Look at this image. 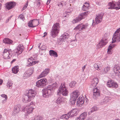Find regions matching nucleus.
<instances>
[{
  "mask_svg": "<svg viewBox=\"0 0 120 120\" xmlns=\"http://www.w3.org/2000/svg\"><path fill=\"white\" fill-rule=\"evenodd\" d=\"M28 4V1H27L26 3V4L24 6L23 8V10H25L27 8Z\"/></svg>",
  "mask_w": 120,
  "mask_h": 120,
  "instance_id": "49530a36",
  "label": "nucleus"
},
{
  "mask_svg": "<svg viewBox=\"0 0 120 120\" xmlns=\"http://www.w3.org/2000/svg\"><path fill=\"white\" fill-rule=\"evenodd\" d=\"M94 68L96 70H100V68H101L97 64H94Z\"/></svg>",
  "mask_w": 120,
  "mask_h": 120,
  "instance_id": "37998d69",
  "label": "nucleus"
},
{
  "mask_svg": "<svg viewBox=\"0 0 120 120\" xmlns=\"http://www.w3.org/2000/svg\"><path fill=\"white\" fill-rule=\"evenodd\" d=\"M76 100V99H73L71 98L70 103L72 105L74 104Z\"/></svg>",
  "mask_w": 120,
  "mask_h": 120,
  "instance_id": "c03bdc74",
  "label": "nucleus"
},
{
  "mask_svg": "<svg viewBox=\"0 0 120 120\" xmlns=\"http://www.w3.org/2000/svg\"><path fill=\"white\" fill-rule=\"evenodd\" d=\"M19 71V66H18L15 67L12 69V72L14 74L17 73Z\"/></svg>",
  "mask_w": 120,
  "mask_h": 120,
  "instance_id": "72a5a7b5",
  "label": "nucleus"
},
{
  "mask_svg": "<svg viewBox=\"0 0 120 120\" xmlns=\"http://www.w3.org/2000/svg\"><path fill=\"white\" fill-rule=\"evenodd\" d=\"M75 81L71 82L69 84V86L71 87H73L75 84Z\"/></svg>",
  "mask_w": 120,
  "mask_h": 120,
  "instance_id": "a19ab883",
  "label": "nucleus"
},
{
  "mask_svg": "<svg viewBox=\"0 0 120 120\" xmlns=\"http://www.w3.org/2000/svg\"><path fill=\"white\" fill-rule=\"evenodd\" d=\"M51 0H48L47 2V4H48L50 2Z\"/></svg>",
  "mask_w": 120,
  "mask_h": 120,
  "instance_id": "4d7b16f0",
  "label": "nucleus"
},
{
  "mask_svg": "<svg viewBox=\"0 0 120 120\" xmlns=\"http://www.w3.org/2000/svg\"><path fill=\"white\" fill-rule=\"evenodd\" d=\"M49 53L50 55L51 56H55L56 57H57L58 56L57 53L53 50H50L49 51Z\"/></svg>",
  "mask_w": 120,
  "mask_h": 120,
  "instance_id": "2f4dec72",
  "label": "nucleus"
},
{
  "mask_svg": "<svg viewBox=\"0 0 120 120\" xmlns=\"http://www.w3.org/2000/svg\"><path fill=\"white\" fill-rule=\"evenodd\" d=\"M88 25L87 24H84L83 23H81L78 25L74 30H81L86 29Z\"/></svg>",
  "mask_w": 120,
  "mask_h": 120,
  "instance_id": "f8f14e48",
  "label": "nucleus"
},
{
  "mask_svg": "<svg viewBox=\"0 0 120 120\" xmlns=\"http://www.w3.org/2000/svg\"><path fill=\"white\" fill-rule=\"evenodd\" d=\"M68 12H65L63 14V16L64 17H67V15H68V14L67 13Z\"/></svg>",
  "mask_w": 120,
  "mask_h": 120,
  "instance_id": "3c124183",
  "label": "nucleus"
},
{
  "mask_svg": "<svg viewBox=\"0 0 120 120\" xmlns=\"http://www.w3.org/2000/svg\"><path fill=\"white\" fill-rule=\"evenodd\" d=\"M104 15V14L103 13H101L99 14L98 15H96V17L95 18V21L96 24H98L101 22Z\"/></svg>",
  "mask_w": 120,
  "mask_h": 120,
  "instance_id": "dca6fc26",
  "label": "nucleus"
},
{
  "mask_svg": "<svg viewBox=\"0 0 120 120\" xmlns=\"http://www.w3.org/2000/svg\"><path fill=\"white\" fill-rule=\"evenodd\" d=\"M107 85L108 87L109 88H117L118 84L114 82L112 80H109L107 83Z\"/></svg>",
  "mask_w": 120,
  "mask_h": 120,
  "instance_id": "ddd939ff",
  "label": "nucleus"
},
{
  "mask_svg": "<svg viewBox=\"0 0 120 120\" xmlns=\"http://www.w3.org/2000/svg\"><path fill=\"white\" fill-rule=\"evenodd\" d=\"M93 93H97L98 91L99 92V90L98 89H97L96 88H95L93 89Z\"/></svg>",
  "mask_w": 120,
  "mask_h": 120,
  "instance_id": "09e8293b",
  "label": "nucleus"
},
{
  "mask_svg": "<svg viewBox=\"0 0 120 120\" xmlns=\"http://www.w3.org/2000/svg\"><path fill=\"white\" fill-rule=\"evenodd\" d=\"M80 95V93L78 90H74L71 93V98L73 99H77Z\"/></svg>",
  "mask_w": 120,
  "mask_h": 120,
  "instance_id": "9b49d317",
  "label": "nucleus"
},
{
  "mask_svg": "<svg viewBox=\"0 0 120 120\" xmlns=\"http://www.w3.org/2000/svg\"><path fill=\"white\" fill-rule=\"evenodd\" d=\"M34 60L33 57H31L28 60V64L26 66L28 67H30L33 65V64L32 63L33 62V60Z\"/></svg>",
  "mask_w": 120,
  "mask_h": 120,
  "instance_id": "473e14b6",
  "label": "nucleus"
},
{
  "mask_svg": "<svg viewBox=\"0 0 120 120\" xmlns=\"http://www.w3.org/2000/svg\"><path fill=\"white\" fill-rule=\"evenodd\" d=\"M38 61H33V62L32 64H33V65L36 64V63H38Z\"/></svg>",
  "mask_w": 120,
  "mask_h": 120,
  "instance_id": "603ef678",
  "label": "nucleus"
},
{
  "mask_svg": "<svg viewBox=\"0 0 120 120\" xmlns=\"http://www.w3.org/2000/svg\"><path fill=\"white\" fill-rule=\"evenodd\" d=\"M16 60V59H14L11 62V63H13L14 62V61H15V60Z\"/></svg>",
  "mask_w": 120,
  "mask_h": 120,
  "instance_id": "052dcab7",
  "label": "nucleus"
},
{
  "mask_svg": "<svg viewBox=\"0 0 120 120\" xmlns=\"http://www.w3.org/2000/svg\"><path fill=\"white\" fill-rule=\"evenodd\" d=\"M87 115V112H85L82 113L79 117L76 118L75 120H84L86 118Z\"/></svg>",
  "mask_w": 120,
  "mask_h": 120,
  "instance_id": "6ab92c4d",
  "label": "nucleus"
},
{
  "mask_svg": "<svg viewBox=\"0 0 120 120\" xmlns=\"http://www.w3.org/2000/svg\"><path fill=\"white\" fill-rule=\"evenodd\" d=\"M22 111H25V110L26 109V107H23L22 108Z\"/></svg>",
  "mask_w": 120,
  "mask_h": 120,
  "instance_id": "bf43d9fd",
  "label": "nucleus"
},
{
  "mask_svg": "<svg viewBox=\"0 0 120 120\" xmlns=\"http://www.w3.org/2000/svg\"><path fill=\"white\" fill-rule=\"evenodd\" d=\"M69 37L68 34L65 33L62 35L60 37V38L58 39V43L60 45L62 43V42L65 41V40L67 39Z\"/></svg>",
  "mask_w": 120,
  "mask_h": 120,
  "instance_id": "1a4fd4ad",
  "label": "nucleus"
},
{
  "mask_svg": "<svg viewBox=\"0 0 120 120\" xmlns=\"http://www.w3.org/2000/svg\"><path fill=\"white\" fill-rule=\"evenodd\" d=\"M57 119L56 118H53L52 119L50 120H56Z\"/></svg>",
  "mask_w": 120,
  "mask_h": 120,
  "instance_id": "680f3d73",
  "label": "nucleus"
},
{
  "mask_svg": "<svg viewBox=\"0 0 120 120\" xmlns=\"http://www.w3.org/2000/svg\"><path fill=\"white\" fill-rule=\"evenodd\" d=\"M39 24V21L37 19H34L30 21L28 23V26L31 27H33L37 26Z\"/></svg>",
  "mask_w": 120,
  "mask_h": 120,
  "instance_id": "9d476101",
  "label": "nucleus"
},
{
  "mask_svg": "<svg viewBox=\"0 0 120 120\" xmlns=\"http://www.w3.org/2000/svg\"><path fill=\"white\" fill-rule=\"evenodd\" d=\"M60 30V24L56 23L54 24L51 31L50 35L53 38L58 35Z\"/></svg>",
  "mask_w": 120,
  "mask_h": 120,
  "instance_id": "20e7f679",
  "label": "nucleus"
},
{
  "mask_svg": "<svg viewBox=\"0 0 120 120\" xmlns=\"http://www.w3.org/2000/svg\"><path fill=\"white\" fill-rule=\"evenodd\" d=\"M21 106L20 105H15L13 110V112L14 114L18 113L20 111Z\"/></svg>",
  "mask_w": 120,
  "mask_h": 120,
  "instance_id": "b1692460",
  "label": "nucleus"
},
{
  "mask_svg": "<svg viewBox=\"0 0 120 120\" xmlns=\"http://www.w3.org/2000/svg\"><path fill=\"white\" fill-rule=\"evenodd\" d=\"M3 82V81L2 80L0 79V85H1Z\"/></svg>",
  "mask_w": 120,
  "mask_h": 120,
  "instance_id": "13d9d810",
  "label": "nucleus"
},
{
  "mask_svg": "<svg viewBox=\"0 0 120 120\" xmlns=\"http://www.w3.org/2000/svg\"><path fill=\"white\" fill-rule=\"evenodd\" d=\"M11 52L9 49H5L3 52V56L5 59H8L12 56Z\"/></svg>",
  "mask_w": 120,
  "mask_h": 120,
  "instance_id": "0eeeda50",
  "label": "nucleus"
},
{
  "mask_svg": "<svg viewBox=\"0 0 120 120\" xmlns=\"http://www.w3.org/2000/svg\"><path fill=\"white\" fill-rule=\"evenodd\" d=\"M114 47V46L113 45H110L108 47V53L109 54H110L111 53V50L112 48H113Z\"/></svg>",
  "mask_w": 120,
  "mask_h": 120,
  "instance_id": "c9c22d12",
  "label": "nucleus"
},
{
  "mask_svg": "<svg viewBox=\"0 0 120 120\" xmlns=\"http://www.w3.org/2000/svg\"><path fill=\"white\" fill-rule=\"evenodd\" d=\"M47 33L46 32H45L44 34V35H45V36L47 35Z\"/></svg>",
  "mask_w": 120,
  "mask_h": 120,
  "instance_id": "e2e57ef3",
  "label": "nucleus"
},
{
  "mask_svg": "<svg viewBox=\"0 0 120 120\" xmlns=\"http://www.w3.org/2000/svg\"><path fill=\"white\" fill-rule=\"evenodd\" d=\"M71 117L76 116L78 113V110L76 109H74L71 110L69 112Z\"/></svg>",
  "mask_w": 120,
  "mask_h": 120,
  "instance_id": "5701e85b",
  "label": "nucleus"
},
{
  "mask_svg": "<svg viewBox=\"0 0 120 120\" xmlns=\"http://www.w3.org/2000/svg\"><path fill=\"white\" fill-rule=\"evenodd\" d=\"M68 88L66 87L65 83H62L57 91V95L58 96L57 99H56L55 103L58 105L61 104L64 101V99L61 97H59V95L61 93L63 96H66L68 95Z\"/></svg>",
  "mask_w": 120,
  "mask_h": 120,
  "instance_id": "f257e3e1",
  "label": "nucleus"
},
{
  "mask_svg": "<svg viewBox=\"0 0 120 120\" xmlns=\"http://www.w3.org/2000/svg\"><path fill=\"white\" fill-rule=\"evenodd\" d=\"M84 98L82 96H80L77 100L76 102L78 106L81 107L84 102Z\"/></svg>",
  "mask_w": 120,
  "mask_h": 120,
  "instance_id": "4468645a",
  "label": "nucleus"
},
{
  "mask_svg": "<svg viewBox=\"0 0 120 120\" xmlns=\"http://www.w3.org/2000/svg\"><path fill=\"white\" fill-rule=\"evenodd\" d=\"M13 84L12 82L11 81L8 80L7 84V86L8 87H11Z\"/></svg>",
  "mask_w": 120,
  "mask_h": 120,
  "instance_id": "4c0bfd02",
  "label": "nucleus"
},
{
  "mask_svg": "<svg viewBox=\"0 0 120 120\" xmlns=\"http://www.w3.org/2000/svg\"><path fill=\"white\" fill-rule=\"evenodd\" d=\"M40 4V1L39 0H38V2L37 3V5H38V6H39Z\"/></svg>",
  "mask_w": 120,
  "mask_h": 120,
  "instance_id": "5fc2aeb1",
  "label": "nucleus"
},
{
  "mask_svg": "<svg viewBox=\"0 0 120 120\" xmlns=\"http://www.w3.org/2000/svg\"><path fill=\"white\" fill-rule=\"evenodd\" d=\"M110 67L109 66L104 68L102 69L101 72L103 74L107 73L110 70Z\"/></svg>",
  "mask_w": 120,
  "mask_h": 120,
  "instance_id": "393cba45",
  "label": "nucleus"
},
{
  "mask_svg": "<svg viewBox=\"0 0 120 120\" xmlns=\"http://www.w3.org/2000/svg\"><path fill=\"white\" fill-rule=\"evenodd\" d=\"M41 49L43 50H45L46 49V47L45 45H43L41 47Z\"/></svg>",
  "mask_w": 120,
  "mask_h": 120,
  "instance_id": "8fccbe9b",
  "label": "nucleus"
},
{
  "mask_svg": "<svg viewBox=\"0 0 120 120\" xmlns=\"http://www.w3.org/2000/svg\"><path fill=\"white\" fill-rule=\"evenodd\" d=\"M112 43H114L116 41H120V28L118 29L114 34L112 38Z\"/></svg>",
  "mask_w": 120,
  "mask_h": 120,
  "instance_id": "39448f33",
  "label": "nucleus"
},
{
  "mask_svg": "<svg viewBox=\"0 0 120 120\" xmlns=\"http://www.w3.org/2000/svg\"><path fill=\"white\" fill-rule=\"evenodd\" d=\"M35 102L32 101L30 103V106H30L31 107H32L34 106H35Z\"/></svg>",
  "mask_w": 120,
  "mask_h": 120,
  "instance_id": "de8ad7c7",
  "label": "nucleus"
},
{
  "mask_svg": "<svg viewBox=\"0 0 120 120\" xmlns=\"http://www.w3.org/2000/svg\"><path fill=\"white\" fill-rule=\"evenodd\" d=\"M45 36V35H44L43 36V37H44Z\"/></svg>",
  "mask_w": 120,
  "mask_h": 120,
  "instance_id": "338daca9",
  "label": "nucleus"
},
{
  "mask_svg": "<svg viewBox=\"0 0 120 120\" xmlns=\"http://www.w3.org/2000/svg\"><path fill=\"white\" fill-rule=\"evenodd\" d=\"M3 42L6 44H11L12 41L8 38H5L3 40Z\"/></svg>",
  "mask_w": 120,
  "mask_h": 120,
  "instance_id": "c85d7f7f",
  "label": "nucleus"
},
{
  "mask_svg": "<svg viewBox=\"0 0 120 120\" xmlns=\"http://www.w3.org/2000/svg\"><path fill=\"white\" fill-rule=\"evenodd\" d=\"M86 66L84 65L83 67H82V71H84V70L86 68Z\"/></svg>",
  "mask_w": 120,
  "mask_h": 120,
  "instance_id": "6e6d98bb",
  "label": "nucleus"
},
{
  "mask_svg": "<svg viewBox=\"0 0 120 120\" xmlns=\"http://www.w3.org/2000/svg\"><path fill=\"white\" fill-rule=\"evenodd\" d=\"M24 48L22 45L19 44L17 47L16 53L19 54H21L23 51Z\"/></svg>",
  "mask_w": 120,
  "mask_h": 120,
  "instance_id": "a211bd4d",
  "label": "nucleus"
},
{
  "mask_svg": "<svg viewBox=\"0 0 120 120\" xmlns=\"http://www.w3.org/2000/svg\"><path fill=\"white\" fill-rule=\"evenodd\" d=\"M26 92L27 93L24 95L22 100L24 103H27L30 101L31 99L34 98L36 94V92L35 90L30 89L29 90H26Z\"/></svg>",
  "mask_w": 120,
  "mask_h": 120,
  "instance_id": "7ed1b4c3",
  "label": "nucleus"
},
{
  "mask_svg": "<svg viewBox=\"0 0 120 120\" xmlns=\"http://www.w3.org/2000/svg\"><path fill=\"white\" fill-rule=\"evenodd\" d=\"M19 18H20V19H22L23 20L24 19V17L23 15L22 14L20 15H19Z\"/></svg>",
  "mask_w": 120,
  "mask_h": 120,
  "instance_id": "a18cd8bd",
  "label": "nucleus"
},
{
  "mask_svg": "<svg viewBox=\"0 0 120 120\" xmlns=\"http://www.w3.org/2000/svg\"><path fill=\"white\" fill-rule=\"evenodd\" d=\"M49 69H46L43 71L39 75V77L41 78L44 77L47 75L49 73Z\"/></svg>",
  "mask_w": 120,
  "mask_h": 120,
  "instance_id": "4be33fe9",
  "label": "nucleus"
},
{
  "mask_svg": "<svg viewBox=\"0 0 120 120\" xmlns=\"http://www.w3.org/2000/svg\"><path fill=\"white\" fill-rule=\"evenodd\" d=\"M86 5H84L82 8V9L84 11H86L88 9V8L89 7V4L87 3Z\"/></svg>",
  "mask_w": 120,
  "mask_h": 120,
  "instance_id": "e433bc0d",
  "label": "nucleus"
},
{
  "mask_svg": "<svg viewBox=\"0 0 120 120\" xmlns=\"http://www.w3.org/2000/svg\"><path fill=\"white\" fill-rule=\"evenodd\" d=\"M99 109V108L96 106H93L90 109V111L88 112V114L89 115H90L91 113L94 112L98 110Z\"/></svg>",
  "mask_w": 120,
  "mask_h": 120,
  "instance_id": "7c9ffc66",
  "label": "nucleus"
},
{
  "mask_svg": "<svg viewBox=\"0 0 120 120\" xmlns=\"http://www.w3.org/2000/svg\"><path fill=\"white\" fill-rule=\"evenodd\" d=\"M113 70L116 75H120V68L117 65H115L113 68Z\"/></svg>",
  "mask_w": 120,
  "mask_h": 120,
  "instance_id": "aec40b11",
  "label": "nucleus"
},
{
  "mask_svg": "<svg viewBox=\"0 0 120 120\" xmlns=\"http://www.w3.org/2000/svg\"><path fill=\"white\" fill-rule=\"evenodd\" d=\"M1 96L3 98H5V99H4L3 100L2 102L3 103L5 102L6 100L7 99V96L5 94H2L1 95Z\"/></svg>",
  "mask_w": 120,
  "mask_h": 120,
  "instance_id": "58836bf2",
  "label": "nucleus"
},
{
  "mask_svg": "<svg viewBox=\"0 0 120 120\" xmlns=\"http://www.w3.org/2000/svg\"><path fill=\"white\" fill-rule=\"evenodd\" d=\"M98 82V78H95L93 79L91 81V85L93 86V87L96 86Z\"/></svg>",
  "mask_w": 120,
  "mask_h": 120,
  "instance_id": "cd10ccee",
  "label": "nucleus"
},
{
  "mask_svg": "<svg viewBox=\"0 0 120 120\" xmlns=\"http://www.w3.org/2000/svg\"><path fill=\"white\" fill-rule=\"evenodd\" d=\"M16 4V3L15 2H10L6 4V7L8 10H9L13 8Z\"/></svg>",
  "mask_w": 120,
  "mask_h": 120,
  "instance_id": "f3484780",
  "label": "nucleus"
},
{
  "mask_svg": "<svg viewBox=\"0 0 120 120\" xmlns=\"http://www.w3.org/2000/svg\"><path fill=\"white\" fill-rule=\"evenodd\" d=\"M115 120H120L119 119H116Z\"/></svg>",
  "mask_w": 120,
  "mask_h": 120,
  "instance_id": "774afa93",
  "label": "nucleus"
},
{
  "mask_svg": "<svg viewBox=\"0 0 120 120\" xmlns=\"http://www.w3.org/2000/svg\"><path fill=\"white\" fill-rule=\"evenodd\" d=\"M26 108L27 113L28 114L31 113L34 109L33 107H31L30 106H29V105L26 106Z\"/></svg>",
  "mask_w": 120,
  "mask_h": 120,
  "instance_id": "c756f323",
  "label": "nucleus"
},
{
  "mask_svg": "<svg viewBox=\"0 0 120 120\" xmlns=\"http://www.w3.org/2000/svg\"><path fill=\"white\" fill-rule=\"evenodd\" d=\"M89 13V11H87L81 13L78 16L77 18L74 19L72 21V23L74 24L80 21L82 19L86 17Z\"/></svg>",
  "mask_w": 120,
  "mask_h": 120,
  "instance_id": "423d86ee",
  "label": "nucleus"
},
{
  "mask_svg": "<svg viewBox=\"0 0 120 120\" xmlns=\"http://www.w3.org/2000/svg\"><path fill=\"white\" fill-rule=\"evenodd\" d=\"M95 25V23L94 22H93V23H92V25L93 26L94 25Z\"/></svg>",
  "mask_w": 120,
  "mask_h": 120,
  "instance_id": "0e129e2a",
  "label": "nucleus"
},
{
  "mask_svg": "<svg viewBox=\"0 0 120 120\" xmlns=\"http://www.w3.org/2000/svg\"><path fill=\"white\" fill-rule=\"evenodd\" d=\"M71 118L70 115V113L69 112L66 114H64L62 115L60 117L61 119H65L67 120H68L69 118Z\"/></svg>",
  "mask_w": 120,
  "mask_h": 120,
  "instance_id": "a878e982",
  "label": "nucleus"
},
{
  "mask_svg": "<svg viewBox=\"0 0 120 120\" xmlns=\"http://www.w3.org/2000/svg\"><path fill=\"white\" fill-rule=\"evenodd\" d=\"M2 115L0 114V118H2Z\"/></svg>",
  "mask_w": 120,
  "mask_h": 120,
  "instance_id": "69168bd1",
  "label": "nucleus"
},
{
  "mask_svg": "<svg viewBox=\"0 0 120 120\" xmlns=\"http://www.w3.org/2000/svg\"><path fill=\"white\" fill-rule=\"evenodd\" d=\"M33 72H30V70L26 71L23 75V77L24 79L27 78L32 74Z\"/></svg>",
  "mask_w": 120,
  "mask_h": 120,
  "instance_id": "bb28decb",
  "label": "nucleus"
},
{
  "mask_svg": "<svg viewBox=\"0 0 120 120\" xmlns=\"http://www.w3.org/2000/svg\"><path fill=\"white\" fill-rule=\"evenodd\" d=\"M108 41L106 39H102L100 42L97 45V48L100 49L103 47L107 43Z\"/></svg>",
  "mask_w": 120,
  "mask_h": 120,
  "instance_id": "2eb2a0df",
  "label": "nucleus"
},
{
  "mask_svg": "<svg viewBox=\"0 0 120 120\" xmlns=\"http://www.w3.org/2000/svg\"><path fill=\"white\" fill-rule=\"evenodd\" d=\"M47 81L46 79L44 78L41 79L36 82V86L39 87H43L46 85Z\"/></svg>",
  "mask_w": 120,
  "mask_h": 120,
  "instance_id": "6e6552de",
  "label": "nucleus"
},
{
  "mask_svg": "<svg viewBox=\"0 0 120 120\" xmlns=\"http://www.w3.org/2000/svg\"><path fill=\"white\" fill-rule=\"evenodd\" d=\"M100 93L99 91H98L97 93H93V97L94 98H96L97 97L99 96H100Z\"/></svg>",
  "mask_w": 120,
  "mask_h": 120,
  "instance_id": "ea45409f",
  "label": "nucleus"
},
{
  "mask_svg": "<svg viewBox=\"0 0 120 120\" xmlns=\"http://www.w3.org/2000/svg\"><path fill=\"white\" fill-rule=\"evenodd\" d=\"M58 87L57 83L55 82L52 85H48L43 90V96L45 98L48 97L49 95L52 94L55 90Z\"/></svg>",
  "mask_w": 120,
  "mask_h": 120,
  "instance_id": "f03ea898",
  "label": "nucleus"
},
{
  "mask_svg": "<svg viewBox=\"0 0 120 120\" xmlns=\"http://www.w3.org/2000/svg\"><path fill=\"white\" fill-rule=\"evenodd\" d=\"M117 4L118 6V7H120V0L118 1Z\"/></svg>",
  "mask_w": 120,
  "mask_h": 120,
  "instance_id": "864d4df0",
  "label": "nucleus"
},
{
  "mask_svg": "<svg viewBox=\"0 0 120 120\" xmlns=\"http://www.w3.org/2000/svg\"><path fill=\"white\" fill-rule=\"evenodd\" d=\"M66 4V2L65 1H63L58 3V6L59 7L61 8L63 5H65Z\"/></svg>",
  "mask_w": 120,
  "mask_h": 120,
  "instance_id": "f704fd0d",
  "label": "nucleus"
},
{
  "mask_svg": "<svg viewBox=\"0 0 120 120\" xmlns=\"http://www.w3.org/2000/svg\"><path fill=\"white\" fill-rule=\"evenodd\" d=\"M42 118L39 116H35L34 118L33 119V120H42Z\"/></svg>",
  "mask_w": 120,
  "mask_h": 120,
  "instance_id": "79ce46f5",
  "label": "nucleus"
},
{
  "mask_svg": "<svg viewBox=\"0 0 120 120\" xmlns=\"http://www.w3.org/2000/svg\"><path fill=\"white\" fill-rule=\"evenodd\" d=\"M108 5L110 7L108 8L109 9H116V10H118L120 8V7H118L117 6V4H115L114 3H109Z\"/></svg>",
  "mask_w": 120,
  "mask_h": 120,
  "instance_id": "412c9836",
  "label": "nucleus"
}]
</instances>
